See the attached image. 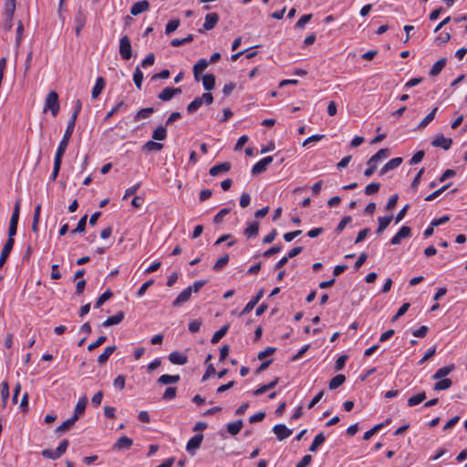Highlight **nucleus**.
I'll return each mask as SVG.
<instances>
[{"mask_svg":"<svg viewBox=\"0 0 467 467\" xmlns=\"http://www.w3.org/2000/svg\"><path fill=\"white\" fill-rule=\"evenodd\" d=\"M259 232V223L258 222L251 223L245 229H244V234L248 237H254L258 234Z\"/></svg>","mask_w":467,"mask_h":467,"instance_id":"36","label":"nucleus"},{"mask_svg":"<svg viewBox=\"0 0 467 467\" xmlns=\"http://www.w3.org/2000/svg\"><path fill=\"white\" fill-rule=\"evenodd\" d=\"M77 421V417H71L68 420H65L61 425H59L56 431L57 432H64L69 430Z\"/></svg>","mask_w":467,"mask_h":467,"instance_id":"41","label":"nucleus"},{"mask_svg":"<svg viewBox=\"0 0 467 467\" xmlns=\"http://www.w3.org/2000/svg\"><path fill=\"white\" fill-rule=\"evenodd\" d=\"M264 296V289H260L258 293L246 304L244 308L241 312V316L248 314L251 312L254 307L257 305V303L260 301V299Z\"/></svg>","mask_w":467,"mask_h":467,"instance_id":"10","label":"nucleus"},{"mask_svg":"<svg viewBox=\"0 0 467 467\" xmlns=\"http://www.w3.org/2000/svg\"><path fill=\"white\" fill-rule=\"evenodd\" d=\"M113 296L112 292L108 289L106 290L97 299L95 307H100L107 300H109Z\"/></svg>","mask_w":467,"mask_h":467,"instance_id":"46","label":"nucleus"},{"mask_svg":"<svg viewBox=\"0 0 467 467\" xmlns=\"http://www.w3.org/2000/svg\"><path fill=\"white\" fill-rule=\"evenodd\" d=\"M14 244H15V241H11V240H6L2 251H1V254H0V267H2L6 259L8 258L13 247H14Z\"/></svg>","mask_w":467,"mask_h":467,"instance_id":"13","label":"nucleus"},{"mask_svg":"<svg viewBox=\"0 0 467 467\" xmlns=\"http://www.w3.org/2000/svg\"><path fill=\"white\" fill-rule=\"evenodd\" d=\"M401 163H402V158L396 157V158H393L390 161H389L386 164L389 167V169L391 171V170L398 168Z\"/></svg>","mask_w":467,"mask_h":467,"instance_id":"62","label":"nucleus"},{"mask_svg":"<svg viewBox=\"0 0 467 467\" xmlns=\"http://www.w3.org/2000/svg\"><path fill=\"white\" fill-rule=\"evenodd\" d=\"M438 110V108H434L418 125V130H423L427 127L429 123H431L434 118L435 114Z\"/></svg>","mask_w":467,"mask_h":467,"instance_id":"35","label":"nucleus"},{"mask_svg":"<svg viewBox=\"0 0 467 467\" xmlns=\"http://www.w3.org/2000/svg\"><path fill=\"white\" fill-rule=\"evenodd\" d=\"M242 428H243V420H237L234 422L227 424V431L231 435L238 434L240 432V431L242 430Z\"/></svg>","mask_w":467,"mask_h":467,"instance_id":"31","label":"nucleus"},{"mask_svg":"<svg viewBox=\"0 0 467 467\" xmlns=\"http://www.w3.org/2000/svg\"><path fill=\"white\" fill-rule=\"evenodd\" d=\"M58 95L56 91L52 90L47 94L45 102V109H50L52 115L56 117L59 112Z\"/></svg>","mask_w":467,"mask_h":467,"instance_id":"3","label":"nucleus"},{"mask_svg":"<svg viewBox=\"0 0 467 467\" xmlns=\"http://www.w3.org/2000/svg\"><path fill=\"white\" fill-rule=\"evenodd\" d=\"M126 378L124 375H119L113 381L114 387L119 389H123L125 388Z\"/></svg>","mask_w":467,"mask_h":467,"instance_id":"61","label":"nucleus"},{"mask_svg":"<svg viewBox=\"0 0 467 467\" xmlns=\"http://www.w3.org/2000/svg\"><path fill=\"white\" fill-rule=\"evenodd\" d=\"M150 9V3L147 0H141L136 2L130 8V14L132 16H138Z\"/></svg>","mask_w":467,"mask_h":467,"instance_id":"12","label":"nucleus"},{"mask_svg":"<svg viewBox=\"0 0 467 467\" xmlns=\"http://www.w3.org/2000/svg\"><path fill=\"white\" fill-rule=\"evenodd\" d=\"M168 358L172 364L175 365H184L188 361L187 356L180 353L179 351H172L170 353Z\"/></svg>","mask_w":467,"mask_h":467,"instance_id":"17","label":"nucleus"},{"mask_svg":"<svg viewBox=\"0 0 467 467\" xmlns=\"http://www.w3.org/2000/svg\"><path fill=\"white\" fill-rule=\"evenodd\" d=\"M75 125H76V123L68 120L66 131H65L64 136L57 147L56 155H57V156L59 155L60 157H63V155L65 154V151L68 145V141L73 134Z\"/></svg>","mask_w":467,"mask_h":467,"instance_id":"2","label":"nucleus"},{"mask_svg":"<svg viewBox=\"0 0 467 467\" xmlns=\"http://www.w3.org/2000/svg\"><path fill=\"white\" fill-rule=\"evenodd\" d=\"M87 404H88L87 398L85 396L80 398L75 407V412L72 417H77V420H78L79 416L84 413Z\"/></svg>","mask_w":467,"mask_h":467,"instance_id":"21","label":"nucleus"},{"mask_svg":"<svg viewBox=\"0 0 467 467\" xmlns=\"http://www.w3.org/2000/svg\"><path fill=\"white\" fill-rule=\"evenodd\" d=\"M452 144V140L450 138H445L442 134H439L436 138L431 141V145L433 147L441 148L444 150H448Z\"/></svg>","mask_w":467,"mask_h":467,"instance_id":"7","label":"nucleus"},{"mask_svg":"<svg viewBox=\"0 0 467 467\" xmlns=\"http://www.w3.org/2000/svg\"><path fill=\"white\" fill-rule=\"evenodd\" d=\"M9 398V385L7 381H4L1 384V401L2 407L5 409L7 405V400Z\"/></svg>","mask_w":467,"mask_h":467,"instance_id":"30","label":"nucleus"},{"mask_svg":"<svg viewBox=\"0 0 467 467\" xmlns=\"http://www.w3.org/2000/svg\"><path fill=\"white\" fill-rule=\"evenodd\" d=\"M230 169H231V163L225 161V162H222V163H219V164H216V165L213 166L210 169L209 173H210L211 176H217L220 173L229 171Z\"/></svg>","mask_w":467,"mask_h":467,"instance_id":"16","label":"nucleus"},{"mask_svg":"<svg viewBox=\"0 0 467 467\" xmlns=\"http://www.w3.org/2000/svg\"><path fill=\"white\" fill-rule=\"evenodd\" d=\"M382 423L375 425L372 429L364 433L363 439L365 441H368L374 434H376L382 428Z\"/></svg>","mask_w":467,"mask_h":467,"instance_id":"55","label":"nucleus"},{"mask_svg":"<svg viewBox=\"0 0 467 467\" xmlns=\"http://www.w3.org/2000/svg\"><path fill=\"white\" fill-rule=\"evenodd\" d=\"M124 319V313L122 311L118 312L114 316L108 317L103 323L102 326L107 327L113 325L119 324Z\"/></svg>","mask_w":467,"mask_h":467,"instance_id":"19","label":"nucleus"},{"mask_svg":"<svg viewBox=\"0 0 467 467\" xmlns=\"http://www.w3.org/2000/svg\"><path fill=\"white\" fill-rule=\"evenodd\" d=\"M455 368V366L453 364H451L446 367H442L439 368L432 376V379H444L447 375H449L451 372H452Z\"/></svg>","mask_w":467,"mask_h":467,"instance_id":"20","label":"nucleus"},{"mask_svg":"<svg viewBox=\"0 0 467 467\" xmlns=\"http://www.w3.org/2000/svg\"><path fill=\"white\" fill-rule=\"evenodd\" d=\"M325 441H326V437H325L324 433L323 432L318 433L315 437L312 444L310 445V447L308 449L309 451L315 452L318 449V447L324 443Z\"/></svg>","mask_w":467,"mask_h":467,"instance_id":"33","label":"nucleus"},{"mask_svg":"<svg viewBox=\"0 0 467 467\" xmlns=\"http://www.w3.org/2000/svg\"><path fill=\"white\" fill-rule=\"evenodd\" d=\"M202 85L205 90L210 91L214 88L215 77L213 74H206L202 77Z\"/></svg>","mask_w":467,"mask_h":467,"instance_id":"24","label":"nucleus"},{"mask_svg":"<svg viewBox=\"0 0 467 467\" xmlns=\"http://www.w3.org/2000/svg\"><path fill=\"white\" fill-rule=\"evenodd\" d=\"M392 219H393L392 214H390L389 216L379 217L378 218L379 226L377 229V234H380L389 225Z\"/></svg>","mask_w":467,"mask_h":467,"instance_id":"22","label":"nucleus"},{"mask_svg":"<svg viewBox=\"0 0 467 467\" xmlns=\"http://www.w3.org/2000/svg\"><path fill=\"white\" fill-rule=\"evenodd\" d=\"M352 218L351 216L349 215H347V216H344L341 221L339 222V223L337 224L335 232L337 234H340L344 229L345 227L347 226L348 223H349L351 222Z\"/></svg>","mask_w":467,"mask_h":467,"instance_id":"53","label":"nucleus"},{"mask_svg":"<svg viewBox=\"0 0 467 467\" xmlns=\"http://www.w3.org/2000/svg\"><path fill=\"white\" fill-rule=\"evenodd\" d=\"M62 158L63 157H60L59 155H55V159H54V168H53V172H52V175H51V180L53 182L56 181V179L57 178V175L59 173V171H60V168H61V163H62Z\"/></svg>","mask_w":467,"mask_h":467,"instance_id":"39","label":"nucleus"},{"mask_svg":"<svg viewBox=\"0 0 467 467\" xmlns=\"http://www.w3.org/2000/svg\"><path fill=\"white\" fill-rule=\"evenodd\" d=\"M273 161L272 156L265 157L256 162L252 168V174L257 175L265 171L267 166Z\"/></svg>","mask_w":467,"mask_h":467,"instance_id":"5","label":"nucleus"},{"mask_svg":"<svg viewBox=\"0 0 467 467\" xmlns=\"http://www.w3.org/2000/svg\"><path fill=\"white\" fill-rule=\"evenodd\" d=\"M445 65H446V58L443 57V58L439 59L431 68L430 76H431V77L438 76L441 72V70L445 67Z\"/></svg>","mask_w":467,"mask_h":467,"instance_id":"29","label":"nucleus"},{"mask_svg":"<svg viewBox=\"0 0 467 467\" xmlns=\"http://www.w3.org/2000/svg\"><path fill=\"white\" fill-rule=\"evenodd\" d=\"M119 55L124 60H129L132 57V47L128 36H123L119 39Z\"/></svg>","mask_w":467,"mask_h":467,"instance_id":"4","label":"nucleus"},{"mask_svg":"<svg viewBox=\"0 0 467 467\" xmlns=\"http://www.w3.org/2000/svg\"><path fill=\"white\" fill-rule=\"evenodd\" d=\"M180 379H181L180 375L164 374V375H161L158 379V383L164 384V385L172 384V383L178 382L180 380Z\"/></svg>","mask_w":467,"mask_h":467,"instance_id":"27","label":"nucleus"},{"mask_svg":"<svg viewBox=\"0 0 467 467\" xmlns=\"http://www.w3.org/2000/svg\"><path fill=\"white\" fill-rule=\"evenodd\" d=\"M202 105L200 97H196L187 107V111L192 113L196 111Z\"/></svg>","mask_w":467,"mask_h":467,"instance_id":"51","label":"nucleus"},{"mask_svg":"<svg viewBox=\"0 0 467 467\" xmlns=\"http://www.w3.org/2000/svg\"><path fill=\"white\" fill-rule=\"evenodd\" d=\"M219 21V16L217 13H209L205 16V21L203 23L204 30L213 29Z\"/></svg>","mask_w":467,"mask_h":467,"instance_id":"15","label":"nucleus"},{"mask_svg":"<svg viewBox=\"0 0 467 467\" xmlns=\"http://www.w3.org/2000/svg\"><path fill=\"white\" fill-rule=\"evenodd\" d=\"M451 39V35L450 33L448 32H441V34H439V36H437V37L435 38L434 42L437 46H441L443 44H446L447 42H449Z\"/></svg>","mask_w":467,"mask_h":467,"instance_id":"49","label":"nucleus"},{"mask_svg":"<svg viewBox=\"0 0 467 467\" xmlns=\"http://www.w3.org/2000/svg\"><path fill=\"white\" fill-rule=\"evenodd\" d=\"M202 440V434H196L192 437L186 445L187 451L191 454H194L195 451L201 446Z\"/></svg>","mask_w":467,"mask_h":467,"instance_id":"9","label":"nucleus"},{"mask_svg":"<svg viewBox=\"0 0 467 467\" xmlns=\"http://www.w3.org/2000/svg\"><path fill=\"white\" fill-rule=\"evenodd\" d=\"M133 81L138 89L141 88V84L143 81V73L140 69L139 67L135 68L134 74H133Z\"/></svg>","mask_w":467,"mask_h":467,"instance_id":"43","label":"nucleus"},{"mask_svg":"<svg viewBox=\"0 0 467 467\" xmlns=\"http://www.w3.org/2000/svg\"><path fill=\"white\" fill-rule=\"evenodd\" d=\"M176 392V387H168L163 393L162 399L165 400H171L175 398Z\"/></svg>","mask_w":467,"mask_h":467,"instance_id":"52","label":"nucleus"},{"mask_svg":"<svg viewBox=\"0 0 467 467\" xmlns=\"http://www.w3.org/2000/svg\"><path fill=\"white\" fill-rule=\"evenodd\" d=\"M229 262V254L220 257L213 266L215 272L222 270Z\"/></svg>","mask_w":467,"mask_h":467,"instance_id":"44","label":"nucleus"},{"mask_svg":"<svg viewBox=\"0 0 467 467\" xmlns=\"http://www.w3.org/2000/svg\"><path fill=\"white\" fill-rule=\"evenodd\" d=\"M451 186V183H448L446 185H443L442 187L439 188L438 190L434 191L428 196H426L425 201L426 202H431L437 197H439L441 193H443L449 187Z\"/></svg>","mask_w":467,"mask_h":467,"instance_id":"42","label":"nucleus"},{"mask_svg":"<svg viewBox=\"0 0 467 467\" xmlns=\"http://www.w3.org/2000/svg\"><path fill=\"white\" fill-rule=\"evenodd\" d=\"M154 112L153 108H144L140 109L135 115V120H140L142 119H147Z\"/></svg>","mask_w":467,"mask_h":467,"instance_id":"45","label":"nucleus"},{"mask_svg":"<svg viewBox=\"0 0 467 467\" xmlns=\"http://www.w3.org/2000/svg\"><path fill=\"white\" fill-rule=\"evenodd\" d=\"M273 431L276 435L277 439L279 441H283L286 438H288L292 434V431L289 430L285 425L284 424H277L273 428Z\"/></svg>","mask_w":467,"mask_h":467,"instance_id":"11","label":"nucleus"},{"mask_svg":"<svg viewBox=\"0 0 467 467\" xmlns=\"http://www.w3.org/2000/svg\"><path fill=\"white\" fill-rule=\"evenodd\" d=\"M105 87V80L102 77H99L96 80L95 86L92 88V98L97 99L102 92Z\"/></svg>","mask_w":467,"mask_h":467,"instance_id":"23","label":"nucleus"},{"mask_svg":"<svg viewBox=\"0 0 467 467\" xmlns=\"http://www.w3.org/2000/svg\"><path fill=\"white\" fill-rule=\"evenodd\" d=\"M424 155H425V152L424 150H418L413 156L412 158L410 159V165H414V164H417L419 162H420L422 161V159L424 158Z\"/></svg>","mask_w":467,"mask_h":467,"instance_id":"59","label":"nucleus"},{"mask_svg":"<svg viewBox=\"0 0 467 467\" xmlns=\"http://www.w3.org/2000/svg\"><path fill=\"white\" fill-rule=\"evenodd\" d=\"M229 329V325L223 326L219 330H217L212 337L211 343L216 344L218 343L222 337H223Z\"/></svg>","mask_w":467,"mask_h":467,"instance_id":"34","label":"nucleus"},{"mask_svg":"<svg viewBox=\"0 0 467 467\" xmlns=\"http://www.w3.org/2000/svg\"><path fill=\"white\" fill-rule=\"evenodd\" d=\"M389 150L388 149H380L378 150L373 156L369 158L367 162L368 168L364 171V175L366 177H370L378 168V162L383 159L388 158Z\"/></svg>","mask_w":467,"mask_h":467,"instance_id":"1","label":"nucleus"},{"mask_svg":"<svg viewBox=\"0 0 467 467\" xmlns=\"http://www.w3.org/2000/svg\"><path fill=\"white\" fill-rule=\"evenodd\" d=\"M202 322L201 319L192 320L188 326L190 332H192V333L198 332L202 327Z\"/></svg>","mask_w":467,"mask_h":467,"instance_id":"57","label":"nucleus"},{"mask_svg":"<svg viewBox=\"0 0 467 467\" xmlns=\"http://www.w3.org/2000/svg\"><path fill=\"white\" fill-rule=\"evenodd\" d=\"M208 67V61L205 58H201L198 62L193 66L192 71L193 76L196 81L200 79V74L203 72Z\"/></svg>","mask_w":467,"mask_h":467,"instance_id":"18","label":"nucleus"},{"mask_svg":"<svg viewBox=\"0 0 467 467\" xmlns=\"http://www.w3.org/2000/svg\"><path fill=\"white\" fill-rule=\"evenodd\" d=\"M162 149H163V144L162 143L152 141V140L147 141L142 146V150L148 151V152H150V151H160Z\"/></svg>","mask_w":467,"mask_h":467,"instance_id":"26","label":"nucleus"},{"mask_svg":"<svg viewBox=\"0 0 467 467\" xmlns=\"http://www.w3.org/2000/svg\"><path fill=\"white\" fill-rule=\"evenodd\" d=\"M132 443H133L132 439H130L127 436H122L113 445V450H116V451L128 450L131 447Z\"/></svg>","mask_w":467,"mask_h":467,"instance_id":"14","label":"nucleus"},{"mask_svg":"<svg viewBox=\"0 0 467 467\" xmlns=\"http://www.w3.org/2000/svg\"><path fill=\"white\" fill-rule=\"evenodd\" d=\"M67 446L68 441L63 440L56 449V454H58V456L61 457L66 452Z\"/></svg>","mask_w":467,"mask_h":467,"instance_id":"63","label":"nucleus"},{"mask_svg":"<svg viewBox=\"0 0 467 467\" xmlns=\"http://www.w3.org/2000/svg\"><path fill=\"white\" fill-rule=\"evenodd\" d=\"M397 234L401 238V239H404V238H408L411 235V229L410 227L409 226H401V228L399 230V232L397 233Z\"/></svg>","mask_w":467,"mask_h":467,"instance_id":"64","label":"nucleus"},{"mask_svg":"<svg viewBox=\"0 0 467 467\" xmlns=\"http://www.w3.org/2000/svg\"><path fill=\"white\" fill-rule=\"evenodd\" d=\"M380 184L379 182H371L368 184L365 188V194L367 195H372L377 193L379 191Z\"/></svg>","mask_w":467,"mask_h":467,"instance_id":"50","label":"nucleus"},{"mask_svg":"<svg viewBox=\"0 0 467 467\" xmlns=\"http://www.w3.org/2000/svg\"><path fill=\"white\" fill-rule=\"evenodd\" d=\"M15 10L16 0H6L5 5V16H6V20L13 19Z\"/></svg>","mask_w":467,"mask_h":467,"instance_id":"28","label":"nucleus"},{"mask_svg":"<svg viewBox=\"0 0 467 467\" xmlns=\"http://www.w3.org/2000/svg\"><path fill=\"white\" fill-rule=\"evenodd\" d=\"M312 16V14H307L301 16L296 23V27L303 29L306 26V24L311 20Z\"/></svg>","mask_w":467,"mask_h":467,"instance_id":"54","label":"nucleus"},{"mask_svg":"<svg viewBox=\"0 0 467 467\" xmlns=\"http://www.w3.org/2000/svg\"><path fill=\"white\" fill-rule=\"evenodd\" d=\"M345 380L346 377L343 374H338L330 379L328 387L330 389H336L341 386Z\"/></svg>","mask_w":467,"mask_h":467,"instance_id":"37","label":"nucleus"},{"mask_svg":"<svg viewBox=\"0 0 467 467\" xmlns=\"http://www.w3.org/2000/svg\"><path fill=\"white\" fill-rule=\"evenodd\" d=\"M116 350V346H109L107 347L102 354H100L98 358V362L102 365L107 362L109 358L113 354V352Z\"/></svg>","mask_w":467,"mask_h":467,"instance_id":"25","label":"nucleus"},{"mask_svg":"<svg viewBox=\"0 0 467 467\" xmlns=\"http://www.w3.org/2000/svg\"><path fill=\"white\" fill-rule=\"evenodd\" d=\"M192 287L185 288L174 299V301L171 304L172 306L173 307H178V306L183 305L184 303L188 302L190 300L191 296H192Z\"/></svg>","mask_w":467,"mask_h":467,"instance_id":"6","label":"nucleus"},{"mask_svg":"<svg viewBox=\"0 0 467 467\" xmlns=\"http://www.w3.org/2000/svg\"><path fill=\"white\" fill-rule=\"evenodd\" d=\"M19 213H20V201L17 200L15 203V206H14V211H13V213H12V216H11V219H10V223H13V224H18V220H19Z\"/></svg>","mask_w":467,"mask_h":467,"instance_id":"47","label":"nucleus"},{"mask_svg":"<svg viewBox=\"0 0 467 467\" xmlns=\"http://www.w3.org/2000/svg\"><path fill=\"white\" fill-rule=\"evenodd\" d=\"M106 340H107V337L105 336L99 337L95 342H93L88 346V350L93 351L95 348L101 346Z\"/></svg>","mask_w":467,"mask_h":467,"instance_id":"58","label":"nucleus"},{"mask_svg":"<svg viewBox=\"0 0 467 467\" xmlns=\"http://www.w3.org/2000/svg\"><path fill=\"white\" fill-rule=\"evenodd\" d=\"M125 105L124 101H120L112 109H110L106 117L104 118V121H108L115 113H117L120 109L121 107H123Z\"/></svg>","mask_w":467,"mask_h":467,"instance_id":"60","label":"nucleus"},{"mask_svg":"<svg viewBox=\"0 0 467 467\" xmlns=\"http://www.w3.org/2000/svg\"><path fill=\"white\" fill-rule=\"evenodd\" d=\"M182 89L180 88L167 87L158 95V99L162 101L171 100L175 95L181 94Z\"/></svg>","mask_w":467,"mask_h":467,"instance_id":"8","label":"nucleus"},{"mask_svg":"<svg viewBox=\"0 0 467 467\" xmlns=\"http://www.w3.org/2000/svg\"><path fill=\"white\" fill-rule=\"evenodd\" d=\"M166 137H167V130H166V129L162 125H160L152 132V139L153 140H163L166 139Z\"/></svg>","mask_w":467,"mask_h":467,"instance_id":"40","label":"nucleus"},{"mask_svg":"<svg viewBox=\"0 0 467 467\" xmlns=\"http://www.w3.org/2000/svg\"><path fill=\"white\" fill-rule=\"evenodd\" d=\"M180 26L179 19H171L170 20L165 26V34L170 35L174 32Z\"/></svg>","mask_w":467,"mask_h":467,"instance_id":"48","label":"nucleus"},{"mask_svg":"<svg viewBox=\"0 0 467 467\" xmlns=\"http://www.w3.org/2000/svg\"><path fill=\"white\" fill-rule=\"evenodd\" d=\"M425 400H426V393L424 391L420 392L417 395L409 398V400H408V406L409 407H414V406L420 404V402H422Z\"/></svg>","mask_w":467,"mask_h":467,"instance_id":"38","label":"nucleus"},{"mask_svg":"<svg viewBox=\"0 0 467 467\" xmlns=\"http://www.w3.org/2000/svg\"><path fill=\"white\" fill-rule=\"evenodd\" d=\"M230 213L229 208H223L219 211V213L213 217V223L218 224L221 223L223 220V217Z\"/></svg>","mask_w":467,"mask_h":467,"instance_id":"56","label":"nucleus"},{"mask_svg":"<svg viewBox=\"0 0 467 467\" xmlns=\"http://www.w3.org/2000/svg\"><path fill=\"white\" fill-rule=\"evenodd\" d=\"M452 381L450 379H441L438 380L434 386L433 389L436 391L445 390L451 387Z\"/></svg>","mask_w":467,"mask_h":467,"instance_id":"32","label":"nucleus"}]
</instances>
